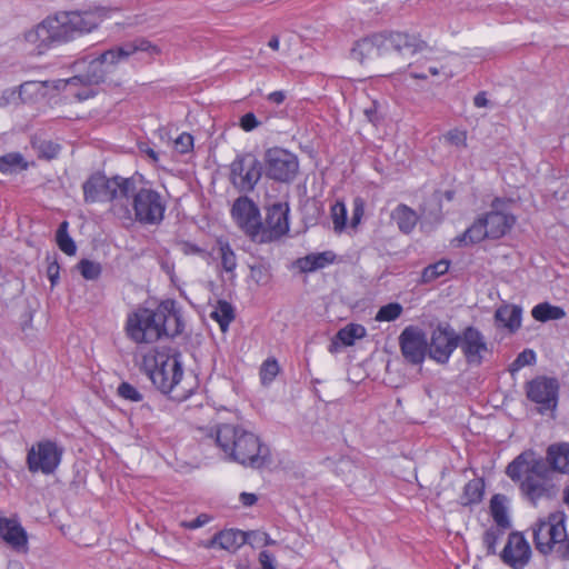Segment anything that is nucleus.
<instances>
[{"mask_svg": "<svg viewBox=\"0 0 569 569\" xmlns=\"http://www.w3.org/2000/svg\"><path fill=\"white\" fill-rule=\"evenodd\" d=\"M563 501L569 507V486L563 491Z\"/></svg>", "mask_w": 569, "mask_h": 569, "instance_id": "nucleus-64", "label": "nucleus"}, {"mask_svg": "<svg viewBox=\"0 0 569 569\" xmlns=\"http://www.w3.org/2000/svg\"><path fill=\"white\" fill-rule=\"evenodd\" d=\"M166 210L167 201L158 190L138 186L134 178H130L129 191L122 203L112 208V214L124 224L159 226L164 220Z\"/></svg>", "mask_w": 569, "mask_h": 569, "instance_id": "nucleus-2", "label": "nucleus"}, {"mask_svg": "<svg viewBox=\"0 0 569 569\" xmlns=\"http://www.w3.org/2000/svg\"><path fill=\"white\" fill-rule=\"evenodd\" d=\"M60 147L58 144H53L51 142H47L42 144L41 151L46 158L52 159L58 156Z\"/></svg>", "mask_w": 569, "mask_h": 569, "instance_id": "nucleus-57", "label": "nucleus"}, {"mask_svg": "<svg viewBox=\"0 0 569 569\" xmlns=\"http://www.w3.org/2000/svg\"><path fill=\"white\" fill-rule=\"evenodd\" d=\"M262 164L252 153L237 154L230 164V181L240 192H251L260 181Z\"/></svg>", "mask_w": 569, "mask_h": 569, "instance_id": "nucleus-12", "label": "nucleus"}, {"mask_svg": "<svg viewBox=\"0 0 569 569\" xmlns=\"http://www.w3.org/2000/svg\"><path fill=\"white\" fill-rule=\"evenodd\" d=\"M365 214V200L356 197L352 201V217L350 220L351 228H357Z\"/></svg>", "mask_w": 569, "mask_h": 569, "instance_id": "nucleus-51", "label": "nucleus"}, {"mask_svg": "<svg viewBox=\"0 0 569 569\" xmlns=\"http://www.w3.org/2000/svg\"><path fill=\"white\" fill-rule=\"evenodd\" d=\"M258 498L254 493L242 492L240 495V501L243 506L250 507L257 502Z\"/></svg>", "mask_w": 569, "mask_h": 569, "instance_id": "nucleus-60", "label": "nucleus"}, {"mask_svg": "<svg viewBox=\"0 0 569 569\" xmlns=\"http://www.w3.org/2000/svg\"><path fill=\"white\" fill-rule=\"evenodd\" d=\"M450 267V261L447 259H441L435 263H431L427 266L421 273V281L423 283L431 282L439 278L440 276H443L448 272Z\"/></svg>", "mask_w": 569, "mask_h": 569, "instance_id": "nucleus-42", "label": "nucleus"}, {"mask_svg": "<svg viewBox=\"0 0 569 569\" xmlns=\"http://www.w3.org/2000/svg\"><path fill=\"white\" fill-rule=\"evenodd\" d=\"M289 204L274 202L267 208L264 222H261L257 242L267 243L280 239L289 231Z\"/></svg>", "mask_w": 569, "mask_h": 569, "instance_id": "nucleus-16", "label": "nucleus"}, {"mask_svg": "<svg viewBox=\"0 0 569 569\" xmlns=\"http://www.w3.org/2000/svg\"><path fill=\"white\" fill-rule=\"evenodd\" d=\"M559 385L555 378L538 377L527 385V397L546 408L555 407L557 403Z\"/></svg>", "mask_w": 569, "mask_h": 569, "instance_id": "nucleus-21", "label": "nucleus"}, {"mask_svg": "<svg viewBox=\"0 0 569 569\" xmlns=\"http://www.w3.org/2000/svg\"><path fill=\"white\" fill-rule=\"evenodd\" d=\"M141 368L156 388L172 400L183 401L190 396L191 390L181 386L183 368L179 355L150 350L143 355Z\"/></svg>", "mask_w": 569, "mask_h": 569, "instance_id": "nucleus-4", "label": "nucleus"}, {"mask_svg": "<svg viewBox=\"0 0 569 569\" xmlns=\"http://www.w3.org/2000/svg\"><path fill=\"white\" fill-rule=\"evenodd\" d=\"M162 309L163 321H160V336L176 337L181 333L183 325L173 300H166L159 305Z\"/></svg>", "mask_w": 569, "mask_h": 569, "instance_id": "nucleus-25", "label": "nucleus"}, {"mask_svg": "<svg viewBox=\"0 0 569 569\" xmlns=\"http://www.w3.org/2000/svg\"><path fill=\"white\" fill-rule=\"evenodd\" d=\"M286 99V92L282 90L273 91L268 94V100L274 104H281Z\"/></svg>", "mask_w": 569, "mask_h": 569, "instance_id": "nucleus-59", "label": "nucleus"}, {"mask_svg": "<svg viewBox=\"0 0 569 569\" xmlns=\"http://www.w3.org/2000/svg\"><path fill=\"white\" fill-rule=\"evenodd\" d=\"M330 216L333 223V230L341 233L347 226V208L342 201H337L331 206Z\"/></svg>", "mask_w": 569, "mask_h": 569, "instance_id": "nucleus-43", "label": "nucleus"}, {"mask_svg": "<svg viewBox=\"0 0 569 569\" xmlns=\"http://www.w3.org/2000/svg\"><path fill=\"white\" fill-rule=\"evenodd\" d=\"M117 395L121 399L132 402H140L143 399L142 393L134 386L126 381L118 386Z\"/></svg>", "mask_w": 569, "mask_h": 569, "instance_id": "nucleus-45", "label": "nucleus"}, {"mask_svg": "<svg viewBox=\"0 0 569 569\" xmlns=\"http://www.w3.org/2000/svg\"><path fill=\"white\" fill-rule=\"evenodd\" d=\"M24 40L30 47V52L36 54H42L57 44L52 30L49 28L48 19H44L33 29L27 31Z\"/></svg>", "mask_w": 569, "mask_h": 569, "instance_id": "nucleus-24", "label": "nucleus"}, {"mask_svg": "<svg viewBox=\"0 0 569 569\" xmlns=\"http://www.w3.org/2000/svg\"><path fill=\"white\" fill-rule=\"evenodd\" d=\"M473 104L477 108H485L489 104V100L487 99L486 92L481 91L476 94L473 99Z\"/></svg>", "mask_w": 569, "mask_h": 569, "instance_id": "nucleus-61", "label": "nucleus"}, {"mask_svg": "<svg viewBox=\"0 0 569 569\" xmlns=\"http://www.w3.org/2000/svg\"><path fill=\"white\" fill-rule=\"evenodd\" d=\"M402 306L398 302H390L388 305L382 306L376 317L375 320L382 322V321H395L398 319L402 313Z\"/></svg>", "mask_w": 569, "mask_h": 569, "instance_id": "nucleus-44", "label": "nucleus"}, {"mask_svg": "<svg viewBox=\"0 0 569 569\" xmlns=\"http://www.w3.org/2000/svg\"><path fill=\"white\" fill-rule=\"evenodd\" d=\"M201 546L206 549L219 548V532L213 535V537L207 541L201 542Z\"/></svg>", "mask_w": 569, "mask_h": 569, "instance_id": "nucleus-62", "label": "nucleus"}, {"mask_svg": "<svg viewBox=\"0 0 569 569\" xmlns=\"http://www.w3.org/2000/svg\"><path fill=\"white\" fill-rule=\"evenodd\" d=\"M399 346L403 358L411 365H421L428 355L427 336L416 326H408L402 330Z\"/></svg>", "mask_w": 569, "mask_h": 569, "instance_id": "nucleus-18", "label": "nucleus"}, {"mask_svg": "<svg viewBox=\"0 0 569 569\" xmlns=\"http://www.w3.org/2000/svg\"><path fill=\"white\" fill-rule=\"evenodd\" d=\"M59 270L60 267L56 260L50 262L47 267V276L52 286H54L59 279Z\"/></svg>", "mask_w": 569, "mask_h": 569, "instance_id": "nucleus-56", "label": "nucleus"}, {"mask_svg": "<svg viewBox=\"0 0 569 569\" xmlns=\"http://www.w3.org/2000/svg\"><path fill=\"white\" fill-rule=\"evenodd\" d=\"M521 308L518 306H501L496 310L495 319L510 331H516L521 326Z\"/></svg>", "mask_w": 569, "mask_h": 569, "instance_id": "nucleus-33", "label": "nucleus"}, {"mask_svg": "<svg viewBox=\"0 0 569 569\" xmlns=\"http://www.w3.org/2000/svg\"><path fill=\"white\" fill-rule=\"evenodd\" d=\"M210 317L219 323L221 331L226 332L234 319L233 307L226 300H219Z\"/></svg>", "mask_w": 569, "mask_h": 569, "instance_id": "nucleus-37", "label": "nucleus"}, {"mask_svg": "<svg viewBox=\"0 0 569 569\" xmlns=\"http://www.w3.org/2000/svg\"><path fill=\"white\" fill-rule=\"evenodd\" d=\"M78 270L80 271L81 276L87 280H94L97 279L101 273V266L98 262L82 259L78 263Z\"/></svg>", "mask_w": 569, "mask_h": 569, "instance_id": "nucleus-47", "label": "nucleus"}, {"mask_svg": "<svg viewBox=\"0 0 569 569\" xmlns=\"http://www.w3.org/2000/svg\"><path fill=\"white\" fill-rule=\"evenodd\" d=\"M214 440L226 458L246 467L259 469L267 462L269 449L253 433L231 423L219 425Z\"/></svg>", "mask_w": 569, "mask_h": 569, "instance_id": "nucleus-3", "label": "nucleus"}, {"mask_svg": "<svg viewBox=\"0 0 569 569\" xmlns=\"http://www.w3.org/2000/svg\"><path fill=\"white\" fill-rule=\"evenodd\" d=\"M213 253H216L217 259L220 260L221 272H226L230 279H234L238 261L230 243L222 238L217 239L216 248L212 250V254Z\"/></svg>", "mask_w": 569, "mask_h": 569, "instance_id": "nucleus-27", "label": "nucleus"}, {"mask_svg": "<svg viewBox=\"0 0 569 569\" xmlns=\"http://www.w3.org/2000/svg\"><path fill=\"white\" fill-rule=\"evenodd\" d=\"M259 126L260 121L252 112H248L240 118V127L242 130L247 132L254 130Z\"/></svg>", "mask_w": 569, "mask_h": 569, "instance_id": "nucleus-54", "label": "nucleus"}, {"mask_svg": "<svg viewBox=\"0 0 569 569\" xmlns=\"http://www.w3.org/2000/svg\"><path fill=\"white\" fill-rule=\"evenodd\" d=\"M485 483L482 479H472L468 481L460 496L459 502L461 506H471L479 503L483 498Z\"/></svg>", "mask_w": 569, "mask_h": 569, "instance_id": "nucleus-36", "label": "nucleus"}, {"mask_svg": "<svg viewBox=\"0 0 569 569\" xmlns=\"http://www.w3.org/2000/svg\"><path fill=\"white\" fill-rule=\"evenodd\" d=\"M178 248L184 256H199L207 262H209L210 259H212V252H208L203 248H200L199 246L190 241L179 242Z\"/></svg>", "mask_w": 569, "mask_h": 569, "instance_id": "nucleus-46", "label": "nucleus"}, {"mask_svg": "<svg viewBox=\"0 0 569 569\" xmlns=\"http://www.w3.org/2000/svg\"><path fill=\"white\" fill-rule=\"evenodd\" d=\"M366 336V328L362 325L350 323L337 332V339L345 346H352L357 339Z\"/></svg>", "mask_w": 569, "mask_h": 569, "instance_id": "nucleus-39", "label": "nucleus"}, {"mask_svg": "<svg viewBox=\"0 0 569 569\" xmlns=\"http://www.w3.org/2000/svg\"><path fill=\"white\" fill-rule=\"evenodd\" d=\"M490 513L496 523L495 527L509 529L511 522L506 507V497L502 495H495L490 500Z\"/></svg>", "mask_w": 569, "mask_h": 569, "instance_id": "nucleus-34", "label": "nucleus"}, {"mask_svg": "<svg viewBox=\"0 0 569 569\" xmlns=\"http://www.w3.org/2000/svg\"><path fill=\"white\" fill-rule=\"evenodd\" d=\"M259 562L263 569H276L271 553L266 550L260 552Z\"/></svg>", "mask_w": 569, "mask_h": 569, "instance_id": "nucleus-58", "label": "nucleus"}, {"mask_svg": "<svg viewBox=\"0 0 569 569\" xmlns=\"http://www.w3.org/2000/svg\"><path fill=\"white\" fill-rule=\"evenodd\" d=\"M279 372L278 361L273 358L267 359L260 369V378L263 383L271 382Z\"/></svg>", "mask_w": 569, "mask_h": 569, "instance_id": "nucleus-48", "label": "nucleus"}, {"mask_svg": "<svg viewBox=\"0 0 569 569\" xmlns=\"http://www.w3.org/2000/svg\"><path fill=\"white\" fill-rule=\"evenodd\" d=\"M418 219L416 211L403 203L398 204L391 212V220L395 221L399 230L406 234L415 229Z\"/></svg>", "mask_w": 569, "mask_h": 569, "instance_id": "nucleus-30", "label": "nucleus"}, {"mask_svg": "<svg viewBox=\"0 0 569 569\" xmlns=\"http://www.w3.org/2000/svg\"><path fill=\"white\" fill-rule=\"evenodd\" d=\"M531 316L539 322H547L563 319L566 311L561 307L553 306L549 302H541L532 308Z\"/></svg>", "mask_w": 569, "mask_h": 569, "instance_id": "nucleus-35", "label": "nucleus"}, {"mask_svg": "<svg viewBox=\"0 0 569 569\" xmlns=\"http://www.w3.org/2000/svg\"><path fill=\"white\" fill-rule=\"evenodd\" d=\"M379 58L389 60L400 69L407 54H415L427 48V43L415 34L391 31L375 33Z\"/></svg>", "mask_w": 569, "mask_h": 569, "instance_id": "nucleus-8", "label": "nucleus"}, {"mask_svg": "<svg viewBox=\"0 0 569 569\" xmlns=\"http://www.w3.org/2000/svg\"><path fill=\"white\" fill-rule=\"evenodd\" d=\"M251 278L256 281L258 284H267L269 282L270 274L268 272V269L262 266H252L251 267Z\"/></svg>", "mask_w": 569, "mask_h": 569, "instance_id": "nucleus-53", "label": "nucleus"}, {"mask_svg": "<svg viewBox=\"0 0 569 569\" xmlns=\"http://www.w3.org/2000/svg\"><path fill=\"white\" fill-rule=\"evenodd\" d=\"M507 530L508 529L492 526L485 531L482 536V543L488 556L497 555V545L502 539Z\"/></svg>", "mask_w": 569, "mask_h": 569, "instance_id": "nucleus-41", "label": "nucleus"}, {"mask_svg": "<svg viewBox=\"0 0 569 569\" xmlns=\"http://www.w3.org/2000/svg\"><path fill=\"white\" fill-rule=\"evenodd\" d=\"M546 462L553 471L569 473V443L551 445L547 449Z\"/></svg>", "mask_w": 569, "mask_h": 569, "instance_id": "nucleus-28", "label": "nucleus"}, {"mask_svg": "<svg viewBox=\"0 0 569 569\" xmlns=\"http://www.w3.org/2000/svg\"><path fill=\"white\" fill-rule=\"evenodd\" d=\"M279 44H280V41H279V38L277 36L271 37V39L268 42V46L272 50H278L279 49Z\"/></svg>", "mask_w": 569, "mask_h": 569, "instance_id": "nucleus-63", "label": "nucleus"}, {"mask_svg": "<svg viewBox=\"0 0 569 569\" xmlns=\"http://www.w3.org/2000/svg\"><path fill=\"white\" fill-rule=\"evenodd\" d=\"M506 475L518 485L522 498L533 507L557 495L550 467L533 450H525L509 462Z\"/></svg>", "mask_w": 569, "mask_h": 569, "instance_id": "nucleus-1", "label": "nucleus"}, {"mask_svg": "<svg viewBox=\"0 0 569 569\" xmlns=\"http://www.w3.org/2000/svg\"><path fill=\"white\" fill-rule=\"evenodd\" d=\"M69 223L62 221L56 233V241L59 249L68 256H73L77 251V246L73 239L68 233Z\"/></svg>", "mask_w": 569, "mask_h": 569, "instance_id": "nucleus-40", "label": "nucleus"}, {"mask_svg": "<svg viewBox=\"0 0 569 569\" xmlns=\"http://www.w3.org/2000/svg\"><path fill=\"white\" fill-rule=\"evenodd\" d=\"M351 57L360 63L379 58L375 33L357 41L351 49Z\"/></svg>", "mask_w": 569, "mask_h": 569, "instance_id": "nucleus-32", "label": "nucleus"}, {"mask_svg": "<svg viewBox=\"0 0 569 569\" xmlns=\"http://www.w3.org/2000/svg\"><path fill=\"white\" fill-rule=\"evenodd\" d=\"M567 515L557 510L539 518L532 526L536 549L542 555L556 552L569 560V535L566 529Z\"/></svg>", "mask_w": 569, "mask_h": 569, "instance_id": "nucleus-7", "label": "nucleus"}, {"mask_svg": "<svg viewBox=\"0 0 569 569\" xmlns=\"http://www.w3.org/2000/svg\"><path fill=\"white\" fill-rule=\"evenodd\" d=\"M231 216L238 227L252 240H257L261 227L258 206L248 197H239L233 202Z\"/></svg>", "mask_w": 569, "mask_h": 569, "instance_id": "nucleus-17", "label": "nucleus"}, {"mask_svg": "<svg viewBox=\"0 0 569 569\" xmlns=\"http://www.w3.org/2000/svg\"><path fill=\"white\" fill-rule=\"evenodd\" d=\"M0 537L17 551H27L28 535L14 518L0 517Z\"/></svg>", "mask_w": 569, "mask_h": 569, "instance_id": "nucleus-23", "label": "nucleus"}, {"mask_svg": "<svg viewBox=\"0 0 569 569\" xmlns=\"http://www.w3.org/2000/svg\"><path fill=\"white\" fill-rule=\"evenodd\" d=\"M49 28L52 30L57 44L76 39L72 20L69 11H60L53 17H48Z\"/></svg>", "mask_w": 569, "mask_h": 569, "instance_id": "nucleus-26", "label": "nucleus"}, {"mask_svg": "<svg viewBox=\"0 0 569 569\" xmlns=\"http://www.w3.org/2000/svg\"><path fill=\"white\" fill-rule=\"evenodd\" d=\"M508 202L503 198H495L490 210L480 214L463 233L453 239L456 246L477 244L486 239L497 240L505 237L516 223V217L506 210Z\"/></svg>", "mask_w": 569, "mask_h": 569, "instance_id": "nucleus-5", "label": "nucleus"}, {"mask_svg": "<svg viewBox=\"0 0 569 569\" xmlns=\"http://www.w3.org/2000/svg\"><path fill=\"white\" fill-rule=\"evenodd\" d=\"M264 163L267 177L278 182L290 183L299 172L298 157L283 148L267 149Z\"/></svg>", "mask_w": 569, "mask_h": 569, "instance_id": "nucleus-13", "label": "nucleus"}, {"mask_svg": "<svg viewBox=\"0 0 569 569\" xmlns=\"http://www.w3.org/2000/svg\"><path fill=\"white\" fill-rule=\"evenodd\" d=\"M162 309L159 306L152 310L138 309L127 320V335L136 343H152L161 338L160 321H163Z\"/></svg>", "mask_w": 569, "mask_h": 569, "instance_id": "nucleus-10", "label": "nucleus"}, {"mask_svg": "<svg viewBox=\"0 0 569 569\" xmlns=\"http://www.w3.org/2000/svg\"><path fill=\"white\" fill-rule=\"evenodd\" d=\"M108 74L99 57L92 59L86 73L77 74L69 79H57L51 81H26L19 87V94L22 96L30 89L52 88L66 93L67 98H74L83 101L96 96L94 87L104 81Z\"/></svg>", "mask_w": 569, "mask_h": 569, "instance_id": "nucleus-6", "label": "nucleus"}, {"mask_svg": "<svg viewBox=\"0 0 569 569\" xmlns=\"http://www.w3.org/2000/svg\"><path fill=\"white\" fill-rule=\"evenodd\" d=\"M137 52H146L152 59L161 53V49L146 38H137L102 52L99 59L107 69V72L110 73L118 63L128 60Z\"/></svg>", "mask_w": 569, "mask_h": 569, "instance_id": "nucleus-15", "label": "nucleus"}, {"mask_svg": "<svg viewBox=\"0 0 569 569\" xmlns=\"http://www.w3.org/2000/svg\"><path fill=\"white\" fill-rule=\"evenodd\" d=\"M28 163L19 152H10L0 157V171L4 174L26 170Z\"/></svg>", "mask_w": 569, "mask_h": 569, "instance_id": "nucleus-38", "label": "nucleus"}, {"mask_svg": "<svg viewBox=\"0 0 569 569\" xmlns=\"http://www.w3.org/2000/svg\"><path fill=\"white\" fill-rule=\"evenodd\" d=\"M130 178L113 177L107 178L103 174H92L83 183V194L86 202H111L110 210L117 203H122L126 193L129 191Z\"/></svg>", "mask_w": 569, "mask_h": 569, "instance_id": "nucleus-9", "label": "nucleus"}, {"mask_svg": "<svg viewBox=\"0 0 569 569\" xmlns=\"http://www.w3.org/2000/svg\"><path fill=\"white\" fill-rule=\"evenodd\" d=\"M459 341V333L449 323H438L428 340L429 358L440 365L448 363Z\"/></svg>", "mask_w": 569, "mask_h": 569, "instance_id": "nucleus-14", "label": "nucleus"}, {"mask_svg": "<svg viewBox=\"0 0 569 569\" xmlns=\"http://www.w3.org/2000/svg\"><path fill=\"white\" fill-rule=\"evenodd\" d=\"M445 140L458 149H466L468 146L466 130L451 129L445 134Z\"/></svg>", "mask_w": 569, "mask_h": 569, "instance_id": "nucleus-50", "label": "nucleus"}, {"mask_svg": "<svg viewBox=\"0 0 569 569\" xmlns=\"http://www.w3.org/2000/svg\"><path fill=\"white\" fill-rule=\"evenodd\" d=\"M249 532L239 529H224L219 531V549L230 553L237 552L248 541Z\"/></svg>", "mask_w": 569, "mask_h": 569, "instance_id": "nucleus-31", "label": "nucleus"}, {"mask_svg": "<svg viewBox=\"0 0 569 569\" xmlns=\"http://www.w3.org/2000/svg\"><path fill=\"white\" fill-rule=\"evenodd\" d=\"M76 38L92 32L108 18L106 8L69 11Z\"/></svg>", "mask_w": 569, "mask_h": 569, "instance_id": "nucleus-22", "label": "nucleus"}, {"mask_svg": "<svg viewBox=\"0 0 569 569\" xmlns=\"http://www.w3.org/2000/svg\"><path fill=\"white\" fill-rule=\"evenodd\" d=\"M64 449L58 442L43 439L33 443L27 452V467L31 473L52 475L61 463Z\"/></svg>", "mask_w": 569, "mask_h": 569, "instance_id": "nucleus-11", "label": "nucleus"}, {"mask_svg": "<svg viewBox=\"0 0 569 569\" xmlns=\"http://www.w3.org/2000/svg\"><path fill=\"white\" fill-rule=\"evenodd\" d=\"M193 148V137L183 132L174 140V149L179 153H188Z\"/></svg>", "mask_w": 569, "mask_h": 569, "instance_id": "nucleus-52", "label": "nucleus"}, {"mask_svg": "<svg viewBox=\"0 0 569 569\" xmlns=\"http://www.w3.org/2000/svg\"><path fill=\"white\" fill-rule=\"evenodd\" d=\"M461 352L470 366H480L487 353H489V347L482 332L476 327L469 326L462 330L459 335Z\"/></svg>", "mask_w": 569, "mask_h": 569, "instance_id": "nucleus-19", "label": "nucleus"}, {"mask_svg": "<svg viewBox=\"0 0 569 569\" xmlns=\"http://www.w3.org/2000/svg\"><path fill=\"white\" fill-rule=\"evenodd\" d=\"M536 362V353L531 349H525L521 351L513 362L510 366V371L515 372L523 368L525 366H530Z\"/></svg>", "mask_w": 569, "mask_h": 569, "instance_id": "nucleus-49", "label": "nucleus"}, {"mask_svg": "<svg viewBox=\"0 0 569 569\" xmlns=\"http://www.w3.org/2000/svg\"><path fill=\"white\" fill-rule=\"evenodd\" d=\"M211 520V517L207 513H201L197 518L190 520V521H182L181 527L189 530H194L198 528L203 527Z\"/></svg>", "mask_w": 569, "mask_h": 569, "instance_id": "nucleus-55", "label": "nucleus"}, {"mask_svg": "<svg viewBox=\"0 0 569 569\" xmlns=\"http://www.w3.org/2000/svg\"><path fill=\"white\" fill-rule=\"evenodd\" d=\"M336 253L332 251H323L310 253L297 260V267L301 272L310 273L333 263Z\"/></svg>", "mask_w": 569, "mask_h": 569, "instance_id": "nucleus-29", "label": "nucleus"}, {"mask_svg": "<svg viewBox=\"0 0 569 569\" xmlns=\"http://www.w3.org/2000/svg\"><path fill=\"white\" fill-rule=\"evenodd\" d=\"M501 561L512 569H523L531 557V549L520 532H511L499 553Z\"/></svg>", "mask_w": 569, "mask_h": 569, "instance_id": "nucleus-20", "label": "nucleus"}]
</instances>
